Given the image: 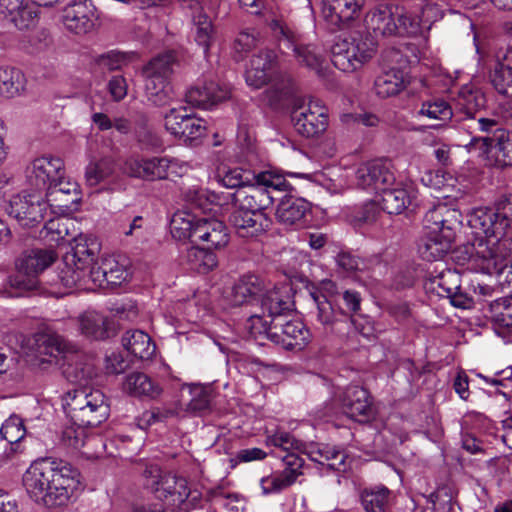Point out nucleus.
<instances>
[{"instance_id":"nucleus-44","label":"nucleus","mask_w":512,"mask_h":512,"mask_svg":"<svg viewBox=\"0 0 512 512\" xmlns=\"http://www.w3.org/2000/svg\"><path fill=\"white\" fill-rule=\"evenodd\" d=\"M198 219L187 212L175 213L170 222V231L173 238L177 240L190 239L195 242L196 234L194 232Z\"/></svg>"},{"instance_id":"nucleus-34","label":"nucleus","mask_w":512,"mask_h":512,"mask_svg":"<svg viewBox=\"0 0 512 512\" xmlns=\"http://www.w3.org/2000/svg\"><path fill=\"white\" fill-rule=\"evenodd\" d=\"M379 194L378 205L388 214L402 213L412 202L411 193L403 187L385 188Z\"/></svg>"},{"instance_id":"nucleus-20","label":"nucleus","mask_w":512,"mask_h":512,"mask_svg":"<svg viewBox=\"0 0 512 512\" xmlns=\"http://www.w3.org/2000/svg\"><path fill=\"white\" fill-rule=\"evenodd\" d=\"M37 3L30 0H0L1 13L18 30H31L39 20Z\"/></svg>"},{"instance_id":"nucleus-14","label":"nucleus","mask_w":512,"mask_h":512,"mask_svg":"<svg viewBox=\"0 0 512 512\" xmlns=\"http://www.w3.org/2000/svg\"><path fill=\"white\" fill-rule=\"evenodd\" d=\"M5 209L21 226L30 227L45 219L47 203L39 194L21 193L14 195Z\"/></svg>"},{"instance_id":"nucleus-64","label":"nucleus","mask_w":512,"mask_h":512,"mask_svg":"<svg viewBox=\"0 0 512 512\" xmlns=\"http://www.w3.org/2000/svg\"><path fill=\"white\" fill-rule=\"evenodd\" d=\"M324 455L325 466L331 470L341 471L345 469L347 455L344 450L329 445L321 446Z\"/></svg>"},{"instance_id":"nucleus-45","label":"nucleus","mask_w":512,"mask_h":512,"mask_svg":"<svg viewBox=\"0 0 512 512\" xmlns=\"http://www.w3.org/2000/svg\"><path fill=\"white\" fill-rule=\"evenodd\" d=\"M294 56L300 65L322 75L323 56L318 47L312 44H303L301 40L293 47Z\"/></svg>"},{"instance_id":"nucleus-54","label":"nucleus","mask_w":512,"mask_h":512,"mask_svg":"<svg viewBox=\"0 0 512 512\" xmlns=\"http://www.w3.org/2000/svg\"><path fill=\"white\" fill-rule=\"evenodd\" d=\"M489 312L496 324L512 331V298L501 297L492 301Z\"/></svg>"},{"instance_id":"nucleus-59","label":"nucleus","mask_w":512,"mask_h":512,"mask_svg":"<svg viewBox=\"0 0 512 512\" xmlns=\"http://www.w3.org/2000/svg\"><path fill=\"white\" fill-rule=\"evenodd\" d=\"M292 477L286 476L282 471L275 472L261 479L260 485L263 494L279 493L293 484Z\"/></svg>"},{"instance_id":"nucleus-19","label":"nucleus","mask_w":512,"mask_h":512,"mask_svg":"<svg viewBox=\"0 0 512 512\" xmlns=\"http://www.w3.org/2000/svg\"><path fill=\"white\" fill-rule=\"evenodd\" d=\"M96 8L91 0H75L63 9L62 21L75 34L90 32L96 20Z\"/></svg>"},{"instance_id":"nucleus-11","label":"nucleus","mask_w":512,"mask_h":512,"mask_svg":"<svg viewBox=\"0 0 512 512\" xmlns=\"http://www.w3.org/2000/svg\"><path fill=\"white\" fill-rule=\"evenodd\" d=\"M291 120L297 133L303 137H318L328 126L327 108L320 101L297 102L291 112Z\"/></svg>"},{"instance_id":"nucleus-47","label":"nucleus","mask_w":512,"mask_h":512,"mask_svg":"<svg viewBox=\"0 0 512 512\" xmlns=\"http://www.w3.org/2000/svg\"><path fill=\"white\" fill-rule=\"evenodd\" d=\"M419 114L433 120L443 122L450 121L453 126L457 125V123H455L454 105L440 98L424 102Z\"/></svg>"},{"instance_id":"nucleus-42","label":"nucleus","mask_w":512,"mask_h":512,"mask_svg":"<svg viewBox=\"0 0 512 512\" xmlns=\"http://www.w3.org/2000/svg\"><path fill=\"white\" fill-rule=\"evenodd\" d=\"M145 95L149 102L158 107L169 105L175 97L170 81L160 79H145Z\"/></svg>"},{"instance_id":"nucleus-16","label":"nucleus","mask_w":512,"mask_h":512,"mask_svg":"<svg viewBox=\"0 0 512 512\" xmlns=\"http://www.w3.org/2000/svg\"><path fill=\"white\" fill-rule=\"evenodd\" d=\"M172 160L168 157L132 155L123 164V171L130 177L146 181L162 180L168 176Z\"/></svg>"},{"instance_id":"nucleus-21","label":"nucleus","mask_w":512,"mask_h":512,"mask_svg":"<svg viewBox=\"0 0 512 512\" xmlns=\"http://www.w3.org/2000/svg\"><path fill=\"white\" fill-rule=\"evenodd\" d=\"M365 0H323L322 16L332 27L342 29L359 17Z\"/></svg>"},{"instance_id":"nucleus-35","label":"nucleus","mask_w":512,"mask_h":512,"mask_svg":"<svg viewBox=\"0 0 512 512\" xmlns=\"http://www.w3.org/2000/svg\"><path fill=\"white\" fill-rule=\"evenodd\" d=\"M177 55L174 51H167L152 58L142 69L144 79L168 80L177 65Z\"/></svg>"},{"instance_id":"nucleus-18","label":"nucleus","mask_w":512,"mask_h":512,"mask_svg":"<svg viewBox=\"0 0 512 512\" xmlns=\"http://www.w3.org/2000/svg\"><path fill=\"white\" fill-rule=\"evenodd\" d=\"M128 267L129 261L123 256L105 257L98 267L91 268L90 280L99 287L120 286L130 275Z\"/></svg>"},{"instance_id":"nucleus-63","label":"nucleus","mask_w":512,"mask_h":512,"mask_svg":"<svg viewBox=\"0 0 512 512\" xmlns=\"http://www.w3.org/2000/svg\"><path fill=\"white\" fill-rule=\"evenodd\" d=\"M250 174L241 168L228 169L219 174V182L226 188L238 190L244 189L250 182Z\"/></svg>"},{"instance_id":"nucleus-36","label":"nucleus","mask_w":512,"mask_h":512,"mask_svg":"<svg viewBox=\"0 0 512 512\" xmlns=\"http://www.w3.org/2000/svg\"><path fill=\"white\" fill-rule=\"evenodd\" d=\"M490 78L498 93L512 96V46L507 47L502 62L495 65Z\"/></svg>"},{"instance_id":"nucleus-62","label":"nucleus","mask_w":512,"mask_h":512,"mask_svg":"<svg viewBox=\"0 0 512 512\" xmlns=\"http://www.w3.org/2000/svg\"><path fill=\"white\" fill-rule=\"evenodd\" d=\"M136 58L135 53H122L117 51L108 52L99 59V65L108 71L122 69Z\"/></svg>"},{"instance_id":"nucleus-55","label":"nucleus","mask_w":512,"mask_h":512,"mask_svg":"<svg viewBox=\"0 0 512 512\" xmlns=\"http://www.w3.org/2000/svg\"><path fill=\"white\" fill-rule=\"evenodd\" d=\"M311 296L317 306V320L324 326H331L339 321L341 317L346 316L342 309H335L333 306L334 301L323 298L316 293H311Z\"/></svg>"},{"instance_id":"nucleus-51","label":"nucleus","mask_w":512,"mask_h":512,"mask_svg":"<svg viewBox=\"0 0 512 512\" xmlns=\"http://www.w3.org/2000/svg\"><path fill=\"white\" fill-rule=\"evenodd\" d=\"M25 432L23 421L18 416H11L2 424L0 436L10 444L9 452L5 451L8 457L17 452L18 446L14 447V445L24 438Z\"/></svg>"},{"instance_id":"nucleus-37","label":"nucleus","mask_w":512,"mask_h":512,"mask_svg":"<svg viewBox=\"0 0 512 512\" xmlns=\"http://www.w3.org/2000/svg\"><path fill=\"white\" fill-rule=\"evenodd\" d=\"M405 88L404 74L398 68L383 70L374 82V89L379 97L387 98L397 95Z\"/></svg>"},{"instance_id":"nucleus-24","label":"nucleus","mask_w":512,"mask_h":512,"mask_svg":"<svg viewBox=\"0 0 512 512\" xmlns=\"http://www.w3.org/2000/svg\"><path fill=\"white\" fill-rule=\"evenodd\" d=\"M63 171L64 165L60 158L40 157L28 168V179L37 189H47Z\"/></svg>"},{"instance_id":"nucleus-56","label":"nucleus","mask_w":512,"mask_h":512,"mask_svg":"<svg viewBox=\"0 0 512 512\" xmlns=\"http://www.w3.org/2000/svg\"><path fill=\"white\" fill-rule=\"evenodd\" d=\"M396 27L397 34L400 36H416L421 31V23L423 22L421 17L413 14L404 8H396Z\"/></svg>"},{"instance_id":"nucleus-61","label":"nucleus","mask_w":512,"mask_h":512,"mask_svg":"<svg viewBox=\"0 0 512 512\" xmlns=\"http://www.w3.org/2000/svg\"><path fill=\"white\" fill-rule=\"evenodd\" d=\"M269 27L272 30L274 37L279 42L286 43L288 48H293L295 44L301 40L300 36L280 19H272L269 22Z\"/></svg>"},{"instance_id":"nucleus-10","label":"nucleus","mask_w":512,"mask_h":512,"mask_svg":"<svg viewBox=\"0 0 512 512\" xmlns=\"http://www.w3.org/2000/svg\"><path fill=\"white\" fill-rule=\"evenodd\" d=\"M289 317L264 320V332L268 339L286 350H303L311 340V333L301 321Z\"/></svg>"},{"instance_id":"nucleus-26","label":"nucleus","mask_w":512,"mask_h":512,"mask_svg":"<svg viewBox=\"0 0 512 512\" xmlns=\"http://www.w3.org/2000/svg\"><path fill=\"white\" fill-rule=\"evenodd\" d=\"M455 123L461 124L466 120L476 119L486 105L485 95L480 90L468 86L462 87L453 101Z\"/></svg>"},{"instance_id":"nucleus-49","label":"nucleus","mask_w":512,"mask_h":512,"mask_svg":"<svg viewBox=\"0 0 512 512\" xmlns=\"http://www.w3.org/2000/svg\"><path fill=\"white\" fill-rule=\"evenodd\" d=\"M36 347L39 356L57 358L68 350L67 342L56 333H43L36 337Z\"/></svg>"},{"instance_id":"nucleus-9","label":"nucleus","mask_w":512,"mask_h":512,"mask_svg":"<svg viewBox=\"0 0 512 512\" xmlns=\"http://www.w3.org/2000/svg\"><path fill=\"white\" fill-rule=\"evenodd\" d=\"M375 52L376 45L370 37L339 39L331 48V61L343 72H354L368 62Z\"/></svg>"},{"instance_id":"nucleus-12","label":"nucleus","mask_w":512,"mask_h":512,"mask_svg":"<svg viewBox=\"0 0 512 512\" xmlns=\"http://www.w3.org/2000/svg\"><path fill=\"white\" fill-rule=\"evenodd\" d=\"M355 180L358 187L378 194L394 185L396 177L393 164L388 159L361 163L355 171Z\"/></svg>"},{"instance_id":"nucleus-4","label":"nucleus","mask_w":512,"mask_h":512,"mask_svg":"<svg viewBox=\"0 0 512 512\" xmlns=\"http://www.w3.org/2000/svg\"><path fill=\"white\" fill-rule=\"evenodd\" d=\"M143 476L145 487L163 503L139 506L134 509V512H175L176 507L188 497L187 481L182 477L162 473L157 466L147 467Z\"/></svg>"},{"instance_id":"nucleus-48","label":"nucleus","mask_w":512,"mask_h":512,"mask_svg":"<svg viewBox=\"0 0 512 512\" xmlns=\"http://www.w3.org/2000/svg\"><path fill=\"white\" fill-rule=\"evenodd\" d=\"M493 141L492 160L494 165L500 168L512 166V135L510 132L500 131Z\"/></svg>"},{"instance_id":"nucleus-23","label":"nucleus","mask_w":512,"mask_h":512,"mask_svg":"<svg viewBox=\"0 0 512 512\" xmlns=\"http://www.w3.org/2000/svg\"><path fill=\"white\" fill-rule=\"evenodd\" d=\"M311 212V206L303 198L286 197L281 200L276 209L278 223L286 229H300L307 223V215Z\"/></svg>"},{"instance_id":"nucleus-46","label":"nucleus","mask_w":512,"mask_h":512,"mask_svg":"<svg viewBox=\"0 0 512 512\" xmlns=\"http://www.w3.org/2000/svg\"><path fill=\"white\" fill-rule=\"evenodd\" d=\"M186 261L190 269L199 273L213 270L217 264V257L211 248L191 247L187 250Z\"/></svg>"},{"instance_id":"nucleus-29","label":"nucleus","mask_w":512,"mask_h":512,"mask_svg":"<svg viewBox=\"0 0 512 512\" xmlns=\"http://www.w3.org/2000/svg\"><path fill=\"white\" fill-rule=\"evenodd\" d=\"M397 6L379 5L365 17L367 29L372 30L375 36H392L397 34L395 16Z\"/></svg>"},{"instance_id":"nucleus-58","label":"nucleus","mask_w":512,"mask_h":512,"mask_svg":"<svg viewBox=\"0 0 512 512\" xmlns=\"http://www.w3.org/2000/svg\"><path fill=\"white\" fill-rule=\"evenodd\" d=\"M190 399L186 403L187 410L192 412H203L209 409L211 396L202 386L195 385L188 389Z\"/></svg>"},{"instance_id":"nucleus-43","label":"nucleus","mask_w":512,"mask_h":512,"mask_svg":"<svg viewBox=\"0 0 512 512\" xmlns=\"http://www.w3.org/2000/svg\"><path fill=\"white\" fill-rule=\"evenodd\" d=\"M124 390L132 396L159 395L160 389L152 379L144 373L134 372L128 375L123 383Z\"/></svg>"},{"instance_id":"nucleus-3","label":"nucleus","mask_w":512,"mask_h":512,"mask_svg":"<svg viewBox=\"0 0 512 512\" xmlns=\"http://www.w3.org/2000/svg\"><path fill=\"white\" fill-rule=\"evenodd\" d=\"M57 259L52 248L24 250L15 260L16 272L7 278L6 291L10 297H19L38 287V276Z\"/></svg>"},{"instance_id":"nucleus-60","label":"nucleus","mask_w":512,"mask_h":512,"mask_svg":"<svg viewBox=\"0 0 512 512\" xmlns=\"http://www.w3.org/2000/svg\"><path fill=\"white\" fill-rule=\"evenodd\" d=\"M266 444L281 449L283 452L300 450L302 442L284 430H277L274 434L267 436Z\"/></svg>"},{"instance_id":"nucleus-22","label":"nucleus","mask_w":512,"mask_h":512,"mask_svg":"<svg viewBox=\"0 0 512 512\" xmlns=\"http://www.w3.org/2000/svg\"><path fill=\"white\" fill-rule=\"evenodd\" d=\"M277 65V55L272 50H261L254 54L245 72L246 83L260 89L272 78Z\"/></svg>"},{"instance_id":"nucleus-38","label":"nucleus","mask_w":512,"mask_h":512,"mask_svg":"<svg viewBox=\"0 0 512 512\" xmlns=\"http://www.w3.org/2000/svg\"><path fill=\"white\" fill-rule=\"evenodd\" d=\"M79 330L82 335L95 340L105 339L108 336L109 320L96 311H88L78 318Z\"/></svg>"},{"instance_id":"nucleus-53","label":"nucleus","mask_w":512,"mask_h":512,"mask_svg":"<svg viewBox=\"0 0 512 512\" xmlns=\"http://www.w3.org/2000/svg\"><path fill=\"white\" fill-rule=\"evenodd\" d=\"M193 23L195 26L194 39L196 43L201 46L206 54L214 40V28L209 17L199 11L193 16Z\"/></svg>"},{"instance_id":"nucleus-17","label":"nucleus","mask_w":512,"mask_h":512,"mask_svg":"<svg viewBox=\"0 0 512 512\" xmlns=\"http://www.w3.org/2000/svg\"><path fill=\"white\" fill-rule=\"evenodd\" d=\"M344 414L359 422H368L376 415L370 393L363 387L348 386L339 396Z\"/></svg>"},{"instance_id":"nucleus-15","label":"nucleus","mask_w":512,"mask_h":512,"mask_svg":"<svg viewBox=\"0 0 512 512\" xmlns=\"http://www.w3.org/2000/svg\"><path fill=\"white\" fill-rule=\"evenodd\" d=\"M291 288L288 284L280 287H273L272 289H265L260 299V306L262 315L252 316L253 321H261L263 319L269 321L275 318H284L291 316L294 310V302L290 294Z\"/></svg>"},{"instance_id":"nucleus-5","label":"nucleus","mask_w":512,"mask_h":512,"mask_svg":"<svg viewBox=\"0 0 512 512\" xmlns=\"http://www.w3.org/2000/svg\"><path fill=\"white\" fill-rule=\"evenodd\" d=\"M501 243H489L478 241L475 244L464 245L459 253L465 254L469 267L475 271L489 275H495L497 282L503 288L507 287L512 292V264L506 263L508 251L501 249Z\"/></svg>"},{"instance_id":"nucleus-25","label":"nucleus","mask_w":512,"mask_h":512,"mask_svg":"<svg viewBox=\"0 0 512 512\" xmlns=\"http://www.w3.org/2000/svg\"><path fill=\"white\" fill-rule=\"evenodd\" d=\"M230 222L238 236L242 238L257 237L270 226L265 213H255L237 208L230 216Z\"/></svg>"},{"instance_id":"nucleus-1","label":"nucleus","mask_w":512,"mask_h":512,"mask_svg":"<svg viewBox=\"0 0 512 512\" xmlns=\"http://www.w3.org/2000/svg\"><path fill=\"white\" fill-rule=\"evenodd\" d=\"M468 225L474 231L475 238L466 245L482 240L490 244L501 243V249L507 250L508 239L503 238L512 230V193L499 195L492 207H478L468 214Z\"/></svg>"},{"instance_id":"nucleus-28","label":"nucleus","mask_w":512,"mask_h":512,"mask_svg":"<svg viewBox=\"0 0 512 512\" xmlns=\"http://www.w3.org/2000/svg\"><path fill=\"white\" fill-rule=\"evenodd\" d=\"M54 460L42 459L30 465L23 475V485L28 495L38 503L39 498L45 497L46 479L50 477Z\"/></svg>"},{"instance_id":"nucleus-27","label":"nucleus","mask_w":512,"mask_h":512,"mask_svg":"<svg viewBox=\"0 0 512 512\" xmlns=\"http://www.w3.org/2000/svg\"><path fill=\"white\" fill-rule=\"evenodd\" d=\"M229 97L230 89L227 86L209 81L201 86L190 88L185 95V100L194 107L210 109Z\"/></svg>"},{"instance_id":"nucleus-52","label":"nucleus","mask_w":512,"mask_h":512,"mask_svg":"<svg viewBox=\"0 0 512 512\" xmlns=\"http://www.w3.org/2000/svg\"><path fill=\"white\" fill-rule=\"evenodd\" d=\"M24 88V76L14 67H0V94L6 97L17 95Z\"/></svg>"},{"instance_id":"nucleus-7","label":"nucleus","mask_w":512,"mask_h":512,"mask_svg":"<svg viewBox=\"0 0 512 512\" xmlns=\"http://www.w3.org/2000/svg\"><path fill=\"white\" fill-rule=\"evenodd\" d=\"M256 183L238 190V207L255 213H264L275 200L273 192L288 191L291 184L283 175L265 171L256 177Z\"/></svg>"},{"instance_id":"nucleus-8","label":"nucleus","mask_w":512,"mask_h":512,"mask_svg":"<svg viewBox=\"0 0 512 512\" xmlns=\"http://www.w3.org/2000/svg\"><path fill=\"white\" fill-rule=\"evenodd\" d=\"M80 487V473L70 464L54 460L50 477L46 479L45 497L38 503L46 507H60L69 503Z\"/></svg>"},{"instance_id":"nucleus-41","label":"nucleus","mask_w":512,"mask_h":512,"mask_svg":"<svg viewBox=\"0 0 512 512\" xmlns=\"http://www.w3.org/2000/svg\"><path fill=\"white\" fill-rule=\"evenodd\" d=\"M446 217L447 224H454L456 218H460L461 214L458 210L448 207L444 203L435 205L429 209L423 218V227L428 234L439 232V221H444Z\"/></svg>"},{"instance_id":"nucleus-31","label":"nucleus","mask_w":512,"mask_h":512,"mask_svg":"<svg viewBox=\"0 0 512 512\" xmlns=\"http://www.w3.org/2000/svg\"><path fill=\"white\" fill-rule=\"evenodd\" d=\"M265 289L266 285L262 278L255 274H245L232 286L231 301L237 306L249 303L257 296L262 297Z\"/></svg>"},{"instance_id":"nucleus-30","label":"nucleus","mask_w":512,"mask_h":512,"mask_svg":"<svg viewBox=\"0 0 512 512\" xmlns=\"http://www.w3.org/2000/svg\"><path fill=\"white\" fill-rule=\"evenodd\" d=\"M194 233L196 234L195 242H206L209 248L219 249L229 242L227 227L217 219L199 218Z\"/></svg>"},{"instance_id":"nucleus-39","label":"nucleus","mask_w":512,"mask_h":512,"mask_svg":"<svg viewBox=\"0 0 512 512\" xmlns=\"http://www.w3.org/2000/svg\"><path fill=\"white\" fill-rule=\"evenodd\" d=\"M427 292L442 298H448L460 288L459 275L451 270L442 271L430 277L424 285Z\"/></svg>"},{"instance_id":"nucleus-2","label":"nucleus","mask_w":512,"mask_h":512,"mask_svg":"<svg viewBox=\"0 0 512 512\" xmlns=\"http://www.w3.org/2000/svg\"><path fill=\"white\" fill-rule=\"evenodd\" d=\"M62 406L76 426L96 427L108 418L110 411L104 393L86 384L67 391Z\"/></svg>"},{"instance_id":"nucleus-33","label":"nucleus","mask_w":512,"mask_h":512,"mask_svg":"<svg viewBox=\"0 0 512 512\" xmlns=\"http://www.w3.org/2000/svg\"><path fill=\"white\" fill-rule=\"evenodd\" d=\"M122 345L135 358L150 359L156 351V346L150 336L141 330L127 331L122 337Z\"/></svg>"},{"instance_id":"nucleus-13","label":"nucleus","mask_w":512,"mask_h":512,"mask_svg":"<svg viewBox=\"0 0 512 512\" xmlns=\"http://www.w3.org/2000/svg\"><path fill=\"white\" fill-rule=\"evenodd\" d=\"M166 130L183 142H195L206 134L205 120L188 113L187 108H171L164 116Z\"/></svg>"},{"instance_id":"nucleus-57","label":"nucleus","mask_w":512,"mask_h":512,"mask_svg":"<svg viewBox=\"0 0 512 512\" xmlns=\"http://www.w3.org/2000/svg\"><path fill=\"white\" fill-rule=\"evenodd\" d=\"M47 208L50 207L54 213H65L71 210L72 206L78 201L60 192L56 188L48 186L46 193Z\"/></svg>"},{"instance_id":"nucleus-40","label":"nucleus","mask_w":512,"mask_h":512,"mask_svg":"<svg viewBox=\"0 0 512 512\" xmlns=\"http://www.w3.org/2000/svg\"><path fill=\"white\" fill-rule=\"evenodd\" d=\"M452 239L439 237L436 234L425 233L418 247L420 256L427 261L441 259L451 248Z\"/></svg>"},{"instance_id":"nucleus-6","label":"nucleus","mask_w":512,"mask_h":512,"mask_svg":"<svg viewBox=\"0 0 512 512\" xmlns=\"http://www.w3.org/2000/svg\"><path fill=\"white\" fill-rule=\"evenodd\" d=\"M99 244L87 239L76 240L75 246L63 257L59 280L66 289L80 287L90 279V270L96 263Z\"/></svg>"},{"instance_id":"nucleus-32","label":"nucleus","mask_w":512,"mask_h":512,"mask_svg":"<svg viewBox=\"0 0 512 512\" xmlns=\"http://www.w3.org/2000/svg\"><path fill=\"white\" fill-rule=\"evenodd\" d=\"M364 512H389L392 492L383 485L364 488L359 495Z\"/></svg>"},{"instance_id":"nucleus-50","label":"nucleus","mask_w":512,"mask_h":512,"mask_svg":"<svg viewBox=\"0 0 512 512\" xmlns=\"http://www.w3.org/2000/svg\"><path fill=\"white\" fill-rule=\"evenodd\" d=\"M114 172V164L110 158H102L89 162L85 168V181L90 187H95L108 179Z\"/></svg>"}]
</instances>
